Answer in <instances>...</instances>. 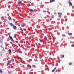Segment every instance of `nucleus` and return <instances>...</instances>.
<instances>
[{
	"label": "nucleus",
	"instance_id": "26",
	"mask_svg": "<svg viewBox=\"0 0 74 74\" xmlns=\"http://www.w3.org/2000/svg\"><path fill=\"white\" fill-rule=\"evenodd\" d=\"M8 73H9V74H11V72H8Z\"/></svg>",
	"mask_w": 74,
	"mask_h": 74
},
{
	"label": "nucleus",
	"instance_id": "13",
	"mask_svg": "<svg viewBox=\"0 0 74 74\" xmlns=\"http://www.w3.org/2000/svg\"><path fill=\"white\" fill-rule=\"evenodd\" d=\"M68 35H69V36H72V34L71 33H68Z\"/></svg>",
	"mask_w": 74,
	"mask_h": 74
},
{
	"label": "nucleus",
	"instance_id": "14",
	"mask_svg": "<svg viewBox=\"0 0 74 74\" xmlns=\"http://www.w3.org/2000/svg\"><path fill=\"white\" fill-rule=\"evenodd\" d=\"M64 55H63L62 56V55H61V58H64Z\"/></svg>",
	"mask_w": 74,
	"mask_h": 74
},
{
	"label": "nucleus",
	"instance_id": "29",
	"mask_svg": "<svg viewBox=\"0 0 74 74\" xmlns=\"http://www.w3.org/2000/svg\"><path fill=\"white\" fill-rule=\"evenodd\" d=\"M48 44H49V42H48Z\"/></svg>",
	"mask_w": 74,
	"mask_h": 74
},
{
	"label": "nucleus",
	"instance_id": "10",
	"mask_svg": "<svg viewBox=\"0 0 74 74\" xmlns=\"http://www.w3.org/2000/svg\"><path fill=\"white\" fill-rule=\"evenodd\" d=\"M9 38L11 40H12L13 39H12V37L10 36H9Z\"/></svg>",
	"mask_w": 74,
	"mask_h": 74
},
{
	"label": "nucleus",
	"instance_id": "27",
	"mask_svg": "<svg viewBox=\"0 0 74 74\" xmlns=\"http://www.w3.org/2000/svg\"><path fill=\"white\" fill-rule=\"evenodd\" d=\"M53 40H54L55 39V38H52Z\"/></svg>",
	"mask_w": 74,
	"mask_h": 74
},
{
	"label": "nucleus",
	"instance_id": "20",
	"mask_svg": "<svg viewBox=\"0 0 74 74\" xmlns=\"http://www.w3.org/2000/svg\"><path fill=\"white\" fill-rule=\"evenodd\" d=\"M71 47H74V44H73L72 45Z\"/></svg>",
	"mask_w": 74,
	"mask_h": 74
},
{
	"label": "nucleus",
	"instance_id": "2",
	"mask_svg": "<svg viewBox=\"0 0 74 74\" xmlns=\"http://www.w3.org/2000/svg\"><path fill=\"white\" fill-rule=\"evenodd\" d=\"M11 60H9L8 61V63L7 64V66H8V65H9L10 63H11Z\"/></svg>",
	"mask_w": 74,
	"mask_h": 74
},
{
	"label": "nucleus",
	"instance_id": "5",
	"mask_svg": "<svg viewBox=\"0 0 74 74\" xmlns=\"http://www.w3.org/2000/svg\"><path fill=\"white\" fill-rule=\"evenodd\" d=\"M56 67H55L54 69H53V70H52V73H53V72H54V71H55V70H56Z\"/></svg>",
	"mask_w": 74,
	"mask_h": 74
},
{
	"label": "nucleus",
	"instance_id": "3",
	"mask_svg": "<svg viewBox=\"0 0 74 74\" xmlns=\"http://www.w3.org/2000/svg\"><path fill=\"white\" fill-rule=\"evenodd\" d=\"M22 3V1H18V4H21Z\"/></svg>",
	"mask_w": 74,
	"mask_h": 74
},
{
	"label": "nucleus",
	"instance_id": "17",
	"mask_svg": "<svg viewBox=\"0 0 74 74\" xmlns=\"http://www.w3.org/2000/svg\"><path fill=\"white\" fill-rule=\"evenodd\" d=\"M3 71H2L1 70H0V73H2Z\"/></svg>",
	"mask_w": 74,
	"mask_h": 74
},
{
	"label": "nucleus",
	"instance_id": "6",
	"mask_svg": "<svg viewBox=\"0 0 74 74\" xmlns=\"http://www.w3.org/2000/svg\"><path fill=\"white\" fill-rule=\"evenodd\" d=\"M29 11L31 12H33V10L32 9H29Z\"/></svg>",
	"mask_w": 74,
	"mask_h": 74
},
{
	"label": "nucleus",
	"instance_id": "23",
	"mask_svg": "<svg viewBox=\"0 0 74 74\" xmlns=\"http://www.w3.org/2000/svg\"><path fill=\"white\" fill-rule=\"evenodd\" d=\"M17 51H21V49H18Z\"/></svg>",
	"mask_w": 74,
	"mask_h": 74
},
{
	"label": "nucleus",
	"instance_id": "32",
	"mask_svg": "<svg viewBox=\"0 0 74 74\" xmlns=\"http://www.w3.org/2000/svg\"><path fill=\"white\" fill-rule=\"evenodd\" d=\"M48 71H49V69H48Z\"/></svg>",
	"mask_w": 74,
	"mask_h": 74
},
{
	"label": "nucleus",
	"instance_id": "24",
	"mask_svg": "<svg viewBox=\"0 0 74 74\" xmlns=\"http://www.w3.org/2000/svg\"><path fill=\"white\" fill-rule=\"evenodd\" d=\"M70 43H73V42L71 41H70Z\"/></svg>",
	"mask_w": 74,
	"mask_h": 74
},
{
	"label": "nucleus",
	"instance_id": "4",
	"mask_svg": "<svg viewBox=\"0 0 74 74\" xmlns=\"http://www.w3.org/2000/svg\"><path fill=\"white\" fill-rule=\"evenodd\" d=\"M58 15H59V16H60V15H62V13L60 12H58Z\"/></svg>",
	"mask_w": 74,
	"mask_h": 74
},
{
	"label": "nucleus",
	"instance_id": "15",
	"mask_svg": "<svg viewBox=\"0 0 74 74\" xmlns=\"http://www.w3.org/2000/svg\"><path fill=\"white\" fill-rule=\"evenodd\" d=\"M69 64L70 65V66H71V65H72V63H71V62H69Z\"/></svg>",
	"mask_w": 74,
	"mask_h": 74
},
{
	"label": "nucleus",
	"instance_id": "22",
	"mask_svg": "<svg viewBox=\"0 0 74 74\" xmlns=\"http://www.w3.org/2000/svg\"><path fill=\"white\" fill-rule=\"evenodd\" d=\"M29 68H31V67H32V66H31L30 65H29Z\"/></svg>",
	"mask_w": 74,
	"mask_h": 74
},
{
	"label": "nucleus",
	"instance_id": "12",
	"mask_svg": "<svg viewBox=\"0 0 74 74\" xmlns=\"http://www.w3.org/2000/svg\"><path fill=\"white\" fill-rule=\"evenodd\" d=\"M55 1V0H50V3H52L53 1Z\"/></svg>",
	"mask_w": 74,
	"mask_h": 74
},
{
	"label": "nucleus",
	"instance_id": "16",
	"mask_svg": "<svg viewBox=\"0 0 74 74\" xmlns=\"http://www.w3.org/2000/svg\"><path fill=\"white\" fill-rule=\"evenodd\" d=\"M51 17L52 18H53V15H52V14H51Z\"/></svg>",
	"mask_w": 74,
	"mask_h": 74
},
{
	"label": "nucleus",
	"instance_id": "11",
	"mask_svg": "<svg viewBox=\"0 0 74 74\" xmlns=\"http://www.w3.org/2000/svg\"><path fill=\"white\" fill-rule=\"evenodd\" d=\"M40 42H45L46 41V40H45V41H43V40H40Z\"/></svg>",
	"mask_w": 74,
	"mask_h": 74
},
{
	"label": "nucleus",
	"instance_id": "28",
	"mask_svg": "<svg viewBox=\"0 0 74 74\" xmlns=\"http://www.w3.org/2000/svg\"><path fill=\"white\" fill-rule=\"evenodd\" d=\"M44 55H47V54L46 53H45Z\"/></svg>",
	"mask_w": 74,
	"mask_h": 74
},
{
	"label": "nucleus",
	"instance_id": "18",
	"mask_svg": "<svg viewBox=\"0 0 74 74\" xmlns=\"http://www.w3.org/2000/svg\"><path fill=\"white\" fill-rule=\"evenodd\" d=\"M8 51H9V52H10L11 51V49H9L8 50Z\"/></svg>",
	"mask_w": 74,
	"mask_h": 74
},
{
	"label": "nucleus",
	"instance_id": "30",
	"mask_svg": "<svg viewBox=\"0 0 74 74\" xmlns=\"http://www.w3.org/2000/svg\"><path fill=\"white\" fill-rule=\"evenodd\" d=\"M3 22H5V21H3Z\"/></svg>",
	"mask_w": 74,
	"mask_h": 74
},
{
	"label": "nucleus",
	"instance_id": "19",
	"mask_svg": "<svg viewBox=\"0 0 74 74\" xmlns=\"http://www.w3.org/2000/svg\"><path fill=\"white\" fill-rule=\"evenodd\" d=\"M19 59H20V60H22V58H21L20 57H18Z\"/></svg>",
	"mask_w": 74,
	"mask_h": 74
},
{
	"label": "nucleus",
	"instance_id": "9",
	"mask_svg": "<svg viewBox=\"0 0 74 74\" xmlns=\"http://www.w3.org/2000/svg\"><path fill=\"white\" fill-rule=\"evenodd\" d=\"M13 29H16V26H15V25H13Z\"/></svg>",
	"mask_w": 74,
	"mask_h": 74
},
{
	"label": "nucleus",
	"instance_id": "25",
	"mask_svg": "<svg viewBox=\"0 0 74 74\" xmlns=\"http://www.w3.org/2000/svg\"><path fill=\"white\" fill-rule=\"evenodd\" d=\"M0 43H2V42L1 40H0Z\"/></svg>",
	"mask_w": 74,
	"mask_h": 74
},
{
	"label": "nucleus",
	"instance_id": "1",
	"mask_svg": "<svg viewBox=\"0 0 74 74\" xmlns=\"http://www.w3.org/2000/svg\"><path fill=\"white\" fill-rule=\"evenodd\" d=\"M26 26V24L24 23H23L21 25V26L22 27H24V26Z\"/></svg>",
	"mask_w": 74,
	"mask_h": 74
},
{
	"label": "nucleus",
	"instance_id": "21",
	"mask_svg": "<svg viewBox=\"0 0 74 74\" xmlns=\"http://www.w3.org/2000/svg\"><path fill=\"white\" fill-rule=\"evenodd\" d=\"M11 40L12 41V42H14V40H13V39H12V40Z\"/></svg>",
	"mask_w": 74,
	"mask_h": 74
},
{
	"label": "nucleus",
	"instance_id": "31",
	"mask_svg": "<svg viewBox=\"0 0 74 74\" xmlns=\"http://www.w3.org/2000/svg\"><path fill=\"white\" fill-rule=\"evenodd\" d=\"M7 20H5V21H7Z\"/></svg>",
	"mask_w": 74,
	"mask_h": 74
},
{
	"label": "nucleus",
	"instance_id": "7",
	"mask_svg": "<svg viewBox=\"0 0 74 74\" xmlns=\"http://www.w3.org/2000/svg\"><path fill=\"white\" fill-rule=\"evenodd\" d=\"M69 4L71 6H72V3H71V2H69Z\"/></svg>",
	"mask_w": 74,
	"mask_h": 74
},
{
	"label": "nucleus",
	"instance_id": "8",
	"mask_svg": "<svg viewBox=\"0 0 74 74\" xmlns=\"http://www.w3.org/2000/svg\"><path fill=\"white\" fill-rule=\"evenodd\" d=\"M10 25L11 26H14V24L12 23H10Z\"/></svg>",
	"mask_w": 74,
	"mask_h": 74
}]
</instances>
